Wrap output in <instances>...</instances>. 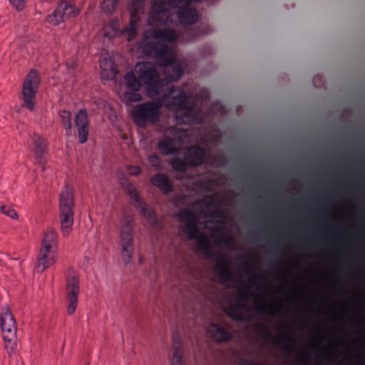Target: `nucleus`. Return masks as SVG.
Segmentation results:
<instances>
[{
	"mask_svg": "<svg viewBox=\"0 0 365 365\" xmlns=\"http://www.w3.org/2000/svg\"><path fill=\"white\" fill-rule=\"evenodd\" d=\"M212 217H220V218H222L224 217V215L222 214V212L219 210H215V212H213L211 215Z\"/></svg>",
	"mask_w": 365,
	"mask_h": 365,
	"instance_id": "obj_40",
	"label": "nucleus"
},
{
	"mask_svg": "<svg viewBox=\"0 0 365 365\" xmlns=\"http://www.w3.org/2000/svg\"><path fill=\"white\" fill-rule=\"evenodd\" d=\"M172 190V186L170 183L168 182L167 176L161 173V192H164L165 193H168Z\"/></svg>",
	"mask_w": 365,
	"mask_h": 365,
	"instance_id": "obj_35",
	"label": "nucleus"
},
{
	"mask_svg": "<svg viewBox=\"0 0 365 365\" xmlns=\"http://www.w3.org/2000/svg\"><path fill=\"white\" fill-rule=\"evenodd\" d=\"M34 143L35 145V154L38 163L41 165H43L45 163L44 155L46 149L45 140L41 136H36Z\"/></svg>",
	"mask_w": 365,
	"mask_h": 365,
	"instance_id": "obj_24",
	"label": "nucleus"
},
{
	"mask_svg": "<svg viewBox=\"0 0 365 365\" xmlns=\"http://www.w3.org/2000/svg\"><path fill=\"white\" fill-rule=\"evenodd\" d=\"M10 3L17 9L22 10L25 6V0H9Z\"/></svg>",
	"mask_w": 365,
	"mask_h": 365,
	"instance_id": "obj_38",
	"label": "nucleus"
},
{
	"mask_svg": "<svg viewBox=\"0 0 365 365\" xmlns=\"http://www.w3.org/2000/svg\"><path fill=\"white\" fill-rule=\"evenodd\" d=\"M122 100L125 103H131L135 102H139L142 100L141 95L138 91H134L133 90H128L125 91L122 96Z\"/></svg>",
	"mask_w": 365,
	"mask_h": 365,
	"instance_id": "obj_29",
	"label": "nucleus"
},
{
	"mask_svg": "<svg viewBox=\"0 0 365 365\" xmlns=\"http://www.w3.org/2000/svg\"><path fill=\"white\" fill-rule=\"evenodd\" d=\"M179 219L184 222L182 230L187 235L189 240H195L197 249L203 255L211 256V246L209 238L200 232L197 227L196 215L188 209H182L178 214Z\"/></svg>",
	"mask_w": 365,
	"mask_h": 365,
	"instance_id": "obj_4",
	"label": "nucleus"
},
{
	"mask_svg": "<svg viewBox=\"0 0 365 365\" xmlns=\"http://www.w3.org/2000/svg\"><path fill=\"white\" fill-rule=\"evenodd\" d=\"M250 292H249V291H242L240 292V297L243 299V300H247L248 298H249V296H250Z\"/></svg>",
	"mask_w": 365,
	"mask_h": 365,
	"instance_id": "obj_39",
	"label": "nucleus"
},
{
	"mask_svg": "<svg viewBox=\"0 0 365 365\" xmlns=\"http://www.w3.org/2000/svg\"><path fill=\"white\" fill-rule=\"evenodd\" d=\"M160 4H161V14L163 13V7L165 6V2L163 0H161L160 1Z\"/></svg>",
	"mask_w": 365,
	"mask_h": 365,
	"instance_id": "obj_42",
	"label": "nucleus"
},
{
	"mask_svg": "<svg viewBox=\"0 0 365 365\" xmlns=\"http://www.w3.org/2000/svg\"><path fill=\"white\" fill-rule=\"evenodd\" d=\"M148 22L153 29L145 31L139 48L148 56L155 57L156 63L160 61V0H151V8Z\"/></svg>",
	"mask_w": 365,
	"mask_h": 365,
	"instance_id": "obj_3",
	"label": "nucleus"
},
{
	"mask_svg": "<svg viewBox=\"0 0 365 365\" xmlns=\"http://www.w3.org/2000/svg\"><path fill=\"white\" fill-rule=\"evenodd\" d=\"M100 67L103 78L113 79L115 77L117 71L113 61L110 58L100 60Z\"/></svg>",
	"mask_w": 365,
	"mask_h": 365,
	"instance_id": "obj_21",
	"label": "nucleus"
},
{
	"mask_svg": "<svg viewBox=\"0 0 365 365\" xmlns=\"http://www.w3.org/2000/svg\"><path fill=\"white\" fill-rule=\"evenodd\" d=\"M0 322L5 347L10 355L16 349L17 327L15 318L8 308H5L1 314Z\"/></svg>",
	"mask_w": 365,
	"mask_h": 365,
	"instance_id": "obj_12",
	"label": "nucleus"
},
{
	"mask_svg": "<svg viewBox=\"0 0 365 365\" xmlns=\"http://www.w3.org/2000/svg\"><path fill=\"white\" fill-rule=\"evenodd\" d=\"M247 309V305L243 303L230 304L226 310V314L232 319L238 322H243L246 319L245 314L240 309Z\"/></svg>",
	"mask_w": 365,
	"mask_h": 365,
	"instance_id": "obj_23",
	"label": "nucleus"
},
{
	"mask_svg": "<svg viewBox=\"0 0 365 365\" xmlns=\"http://www.w3.org/2000/svg\"><path fill=\"white\" fill-rule=\"evenodd\" d=\"M206 158V150L199 145H193L187 148L182 158L175 156L170 164L175 170L185 173L189 168H197L204 164Z\"/></svg>",
	"mask_w": 365,
	"mask_h": 365,
	"instance_id": "obj_7",
	"label": "nucleus"
},
{
	"mask_svg": "<svg viewBox=\"0 0 365 365\" xmlns=\"http://www.w3.org/2000/svg\"><path fill=\"white\" fill-rule=\"evenodd\" d=\"M80 292V280L78 274L74 271H70L66 276V294L68 302V313L70 315L74 314L78 302Z\"/></svg>",
	"mask_w": 365,
	"mask_h": 365,
	"instance_id": "obj_15",
	"label": "nucleus"
},
{
	"mask_svg": "<svg viewBox=\"0 0 365 365\" xmlns=\"http://www.w3.org/2000/svg\"><path fill=\"white\" fill-rule=\"evenodd\" d=\"M145 5V1L144 0H132L131 1V19L130 21H133L135 22V19L138 18V16L140 13H141L143 10Z\"/></svg>",
	"mask_w": 365,
	"mask_h": 365,
	"instance_id": "obj_28",
	"label": "nucleus"
},
{
	"mask_svg": "<svg viewBox=\"0 0 365 365\" xmlns=\"http://www.w3.org/2000/svg\"><path fill=\"white\" fill-rule=\"evenodd\" d=\"M208 331L213 339L217 342H227L232 337V334L229 331L216 323L210 324Z\"/></svg>",
	"mask_w": 365,
	"mask_h": 365,
	"instance_id": "obj_20",
	"label": "nucleus"
},
{
	"mask_svg": "<svg viewBox=\"0 0 365 365\" xmlns=\"http://www.w3.org/2000/svg\"><path fill=\"white\" fill-rule=\"evenodd\" d=\"M119 0H103L101 6L105 13L110 14L113 12L118 5Z\"/></svg>",
	"mask_w": 365,
	"mask_h": 365,
	"instance_id": "obj_33",
	"label": "nucleus"
},
{
	"mask_svg": "<svg viewBox=\"0 0 365 365\" xmlns=\"http://www.w3.org/2000/svg\"><path fill=\"white\" fill-rule=\"evenodd\" d=\"M274 252H277V248H276V247H274Z\"/></svg>",
	"mask_w": 365,
	"mask_h": 365,
	"instance_id": "obj_45",
	"label": "nucleus"
},
{
	"mask_svg": "<svg viewBox=\"0 0 365 365\" xmlns=\"http://www.w3.org/2000/svg\"><path fill=\"white\" fill-rule=\"evenodd\" d=\"M145 153L148 158V169L155 170L150 179L152 185L160 188V139L155 138L145 147Z\"/></svg>",
	"mask_w": 365,
	"mask_h": 365,
	"instance_id": "obj_14",
	"label": "nucleus"
},
{
	"mask_svg": "<svg viewBox=\"0 0 365 365\" xmlns=\"http://www.w3.org/2000/svg\"><path fill=\"white\" fill-rule=\"evenodd\" d=\"M61 123L66 130L67 135H70L72 128V114L69 110H63L59 112Z\"/></svg>",
	"mask_w": 365,
	"mask_h": 365,
	"instance_id": "obj_27",
	"label": "nucleus"
},
{
	"mask_svg": "<svg viewBox=\"0 0 365 365\" xmlns=\"http://www.w3.org/2000/svg\"><path fill=\"white\" fill-rule=\"evenodd\" d=\"M124 79L128 90L139 91L140 88L143 85L140 78H138L132 71L128 72L125 75Z\"/></svg>",
	"mask_w": 365,
	"mask_h": 365,
	"instance_id": "obj_26",
	"label": "nucleus"
},
{
	"mask_svg": "<svg viewBox=\"0 0 365 365\" xmlns=\"http://www.w3.org/2000/svg\"><path fill=\"white\" fill-rule=\"evenodd\" d=\"M207 31H200L197 30L192 27H185L184 29V34H183V38L186 40V41H192L195 38H197L198 36H200L201 34H206Z\"/></svg>",
	"mask_w": 365,
	"mask_h": 365,
	"instance_id": "obj_30",
	"label": "nucleus"
},
{
	"mask_svg": "<svg viewBox=\"0 0 365 365\" xmlns=\"http://www.w3.org/2000/svg\"><path fill=\"white\" fill-rule=\"evenodd\" d=\"M217 263L215 267V270L219 274L220 279L223 282H230L233 280L232 269L230 263L225 259V256L217 254Z\"/></svg>",
	"mask_w": 365,
	"mask_h": 365,
	"instance_id": "obj_19",
	"label": "nucleus"
},
{
	"mask_svg": "<svg viewBox=\"0 0 365 365\" xmlns=\"http://www.w3.org/2000/svg\"><path fill=\"white\" fill-rule=\"evenodd\" d=\"M174 352L171 359L172 365H184L183 354L184 348L182 343L178 336H173Z\"/></svg>",
	"mask_w": 365,
	"mask_h": 365,
	"instance_id": "obj_22",
	"label": "nucleus"
},
{
	"mask_svg": "<svg viewBox=\"0 0 365 365\" xmlns=\"http://www.w3.org/2000/svg\"><path fill=\"white\" fill-rule=\"evenodd\" d=\"M77 128L79 142L83 144L88 140L89 133V121L88 113L86 109H81L76 114L74 119Z\"/></svg>",
	"mask_w": 365,
	"mask_h": 365,
	"instance_id": "obj_18",
	"label": "nucleus"
},
{
	"mask_svg": "<svg viewBox=\"0 0 365 365\" xmlns=\"http://www.w3.org/2000/svg\"><path fill=\"white\" fill-rule=\"evenodd\" d=\"M133 106L130 111L133 122L139 127L145 128L160 120V97Z\"/></svg>",
	"mask_w": 365,
	"mask_h": 365,
	"instance_id": "obj_5",
	"label": "nucleus"
},
{
	"mask_svg": "<svg viewBox=\"0 0 365 365\" xmlns=\"http://www.w3.org/2000/svg\"><path fill=\"white\" fill-rule=\"evenodd\" d=\"M74 206V191L71 187L66 185L59 198V217L64 235H68L73 225Z\"/></svg>",
	"mask_w": 365,
	"mask_h": 365,
	"instance_id": "obj_8",
	"label": "nucleus"
},
{
	"mask_svg": "<svg viewBox=\"0 0 365 365\" xmlns=\"http://www.w3.org/2000/svg\"><path fill=\"white\" fill-rule=\"evenodd\" d=\"M247 257L250 259V255H247Z\"/></svg>",
	"mask_w": 365,
	"mask_h": 365,
	"instance_id": "obj_46",
	"label": "nucleus"
},
{
	"mask_svg": "<svg viewBox=\"0 0 365 365\" xmlns=\"http://www.w3.org/2000/svg\"><path fill=\"white\" fill-rule=\"evenodd\" d=\"M267 309L266 307H262V308L260 309V311H261V312H262V314H264V313H266V312H267Z\"/></svg>",
	"mask_w": 365,
	"mask_h": 365,
	"instance_id": "obj_43",
	"label": "nucleus"
},
{
	"mask_svg": "<svg viewBox=\"0 0 365 365\" xmlns=\"http://www.w3.org/2000/svg\"><path fill=\"white\" fill-rule=\"evenodd\" d=\"M40 84L38 73L32 70L25 78L22 88V100L24 106L33 110L36 103V93Z\"/></svg>",
	"mask_w": 365,
	"mask_h": 365,
	"instance_id": "obj_13",
	"label": "nucleus"
},
{
	"mask_svg": "<svg viewBox=\"0 0 365 365\" xmlns=\"http://www.w3.org/2000/svg\"><path fill=\"white\" fill-rule=\"evenodd\" d=\"M258 326L263 330L264 339H273V337L269 334L268 329L263 324H258ZM293 340L289 335L286 334L282 340L278 339H274V343L279 345H282L283 342H286L287 344L282 347L285 351H289L292 350V346L289 343L292 342Z\"/></svg>",
	"mask_w": 365,
	"mask_h": 365,
	"instance_id": "obj_25",
	"label": "nucleus"
},
{
	"mask_svg": "<svg viewBox=\"0 0 365 365\" xmlns=\"http://www.w3.org/2000/svg\"><path fill=\"white\" fill-rule=\"evenodd\" d=\"M135 71L143 86L146 87L148 96L153 98L160 95V73L154 64L150 62H138Z\"/></svg>",
	"mask_w": 365,
	"mask_h": 365,
	"instance_id": "obj_11",
	"label": "nucleus"
},
{
	"mask_svg": "<svg viewBox=\"0 0 365 365\" xmlns=\"http://www.w3.org/2000/svg\"><path fill=\"white\" fill-rule=\"evenodd\" d=\"M167 143L168 144V153L171 154H177L180 153V148L172 145V140L168 139Z\"/></svg>",
	"mask_w": 365,
	"mask_h": 365,
	"instance_id": "obj_37",
	"label": "nucleus"
},
{
	"mask_svg": "<svg viewBox=\"0 0 365 365\" xmlns=\"http://www.w3.org/2000/svg\"><path fill=\"white\" fill-rule=\"evenodd\" d=\"M57 235L55 230L48 229L43 238L42 247L37 257L36 269L43 272L56 262Z\"/></svg>",
	"mask_w": 365,
	"mask_h": 365,
	"instance_id": "obj_9",
	"label": "nucleus"
},
{
	"mask_svg": "<svg viewBox=\"0 0 365 365\" xmlns=\"http://www.w3.org/2000/svg\"><path fill=\"white\" fill-rule=\"evenodd\" d=\"M79 10L66 1H61L52 14L47 16V21L58 25L71 18L76 16Z\"/></svg>",
	"mask_w": 365,
	"mask_h": 365,
	"instance_id": "obj_16",
	"label": "nucleus"
},
{
	"mask_svg": "<svg viewBox=\"0 0 365 365\" xmlns=\"http://www.w3.org/2000/svg\"><path fill=\"white\" fill-rule=\"evenodd\" d=\"M177 31L172 29H161V105L164 100L163 87L170 82L178 81L183 74L182 63L177 59Z\"/></svg>",
	"mask_w": 365,
	"mask_h": 365,
	"instance_id": "obj_1",
	"label": "nucleus"
},
{
	"mask_svg": "<svg viewBox=\"0 0 365 365\" xmlns=\"http://www.w3.org/2000/svg\"><path fill=\"white\" fill-rule=\"evenodd\" d=\"M134 225L135 219L133 215L124 212L120 219L119 237L121 257L125 264H128L130 262L134 250Z\"/></svg>",
	"mask_w": 365,
	"mask_h": 365,
	"instance_id": "obj_6",
	"label": "nucleus"
},
{
	"mask_svg": "<svg viewBox=\"0 0 365 365\" xmlns=\"http://www.w3.org/2000/svg\"><path fill=\"white\" fill-rule=\"evenodd\" d=\"M120 183L124 191L133 200L134 207L139 211L140 215L143 217L152 227H157L158 220L155 213L150 206L142 200L136 187L125 175L120 178Z\"/></svg>",
	"mask_w": 365,
	"mask_h": 365,
	"instance_id": "obj_10",
	"label": "nucleus"
},
{
	"mask_svg": "<svg viewBox=\"0 0 365 365\" xmlns=\"http://www.w3.org/2000/svg\"><path fill=\"white\" fill-rule=\"evenodd\" d=\"M146 274L151 282H154L155 283L157 282L159 276V271L156 257L154 259V264L151 265L150 269Z\"/></svg>",
	"mask_w": 365,
	"mask_h": 365,
	"instance_id": "obj_32",
	"label": "nucleus"
},
{
	"mask_svg": "<svg viewBox=\"0 0 365 365\" xmlns=\"http://www.w3.org/2000/svg\"><path fill=\"white\" fill-rule=\"evenodd\" d=\"M136 34L137 24L136 22L133 21H130L128 25L125 26L123 29H121L118 20H112L104 29V35L109 39L117 36L127 35L128 41H132L135 38Z\"/></svg>",
	"mask_w": 365,
	"mask_h": 365,
	"instance_id": "obj_17",
	"label": "nucleus"
},
{
	"mask_svg": "<svg viewBox=\"0 0 365 365\" xmlns=\"http://www.w3.org/2000/svg\"><path fill=\"white\" fill-rule=\"evenodd\" d=\"M175 140L179 143H184L185 140L189 139V133L187 130L182 128H175L172 129Z\"/></svg>",
	"mask_w": 365,
	"mask_h": 365,
	"instance_id": "obj_31",
	"label": "nucleus"
},
{
	"mask_svg": "<svg viewBox=\"0 0 365 365\" xmlns=\"http://www.w3.org/2000/svg\"><path fill=\"white\" fill-rule=\"evenodd\" d=\"M160 145H161V152H162L163 149L166 148V145H165V143L163 140H161Z\"/></svg>",
	"mask_w": 365,
	"mask_h": 365,
	"instance_id": "obj_41",
	"label": "nucleus"
},
{
	"mask_svg": "<svg viewBox=\"0 0 365 365\" xmlns=\"http://www.w3.org/2000/svg\"><path fill=\"white\" fill-rule=\"evenodd\" d=\"M0 212L4 215L12 218L16 219L18 217V214L16 212L11 208L9 205H2L0 206Z\"/></svg>",
	"mask_w": 365,
	"mask_h": 365,
	"instance_id": "obj_34",
	"label": "nucleus"
},
{
	"mask_svg": "<svg viewBox=\"0 0 365 365\" xmlns=\"http://www.w3.org/2000/svg\"><path fill=\"white\" fill-rule=\"evenodd\" d=\"M128 172L130 175L138 176L141 173V168L138 165H129Z\"/></svg>",
	"mask_w": 365,
	"mask_h": 365,
	"instance_id": "obj_36",
	"label": "nucleus"
},
{
	"mask_svg": "<svg viewBox=\"0 0 365 365\" xmlns=\"http://www.w3.org/2000/svg\"><path fill=\"white\" fill-rule=\"evenodd\" d=\"M169 107L175 110L178 124L198 125L202 122L201 112L197 111L195 101L181 87L169 88Z\"/></svg>",
	"mask_w": 365,
	"mask_h": 365,
	"instance_id": "obj_2",
	"label": "nucleus"
},
{
	"mask_svg": "<svg viewBox=\"0 0 365 365\" xmlns=\"http://www.w3.org/2000/svg\"><path fill=\"white\" fill-rule=\"evenodd\" d=\"M255 281H259V282H262L263 280V278L262 277H255L254 279Z\"/></svg>",
	"mask_w": 365,
	"mask_h": 365,
	"instance_id": "obj_44",
	"label": "nucleus"
}]
</instances>
